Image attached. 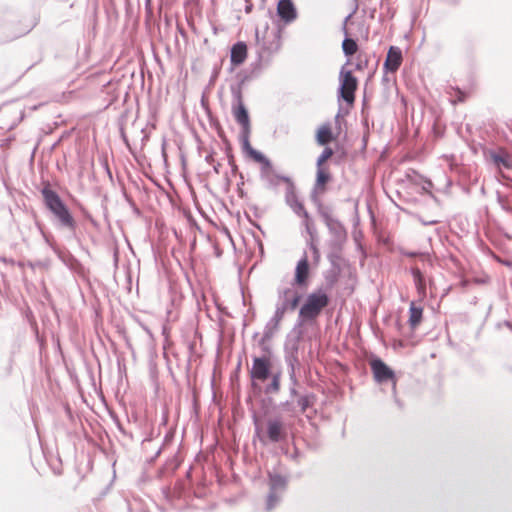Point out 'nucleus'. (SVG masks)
<instances>
[{
    "mask_svg": "<svg viewBox=\"0 0 512 512\" xmlns=\"http://www.w3.org/2000/svg\"><path fill=\"white\" fill-rule=\"evenodd\" d=\"M271 339H265L264 336L258 341L262 351V356H254L252 367L249 371L251 387L253 391L265 395H277L281 390L282 370H273L271 356L272 347L268 344Z\"/></svg>",
    "mask_w": 512,
    "mask_h": 512,
    "instance_id": "1",
    "label": "nucleus"
},
{
    "mask_svg": "<svg viewBox=\"0 0 512 512\" xmlns=\"http://www.w3.org/2000/svg\"><path fill=\"white\" fill-rule=\"evenodd\" d=\"M40 193L42 195L43 203L46 209L54 215L58 226L75 232L77 223L69 207L59 196V194L52 189L49 181L43 183V187L40 189Z\"/></svg>",
    "mask_w": 512,
    "mask_h": 512,
    "instance_id": "2",
    "label": "nucleus"
},
{
    "mask_svg": "<svg viewBox=\"0 0 512 512\" xmlns=\"http://www.w3.org/2000/svg\"><path fill=\"white\" fill-rule=\"evenodd\" d=\"M330 303L329 295L319 288L316 291L307 295L304 303L299 309L298 319L293 328L296 331L298 328L305 324L312 323L320 316L323 309Z\"/></svg>",
    "mask_w": 512,
    "mask_h": 512,
    "instance_id": "3",
    "label": "nucleus"
},
{
    "mask_svg": "<svg viewBox=\"0 0 512 512\" xmlns=\"http://www.w3.org/2000/svg\"><path fill=\"white\" fill-rule=\"evenodd\" d=\"M315 206L331 236L328 244L345 245L348 240V232L344 224L333 215V208L324 205L321 200H315Z\"/></svg>",
    "mask_w": 512,
    "mask_h": 512,
    "instance_id": "4",
    "label": "nucleus"
},
{
    "mask_svg": "<svg viewBox=\"0 0 512 512\" xmlns=\"http://www.w3.org/2000/svg\"><path fill=\"white\" fill-rule=\"evenodd\" d=\"M253 423L255 425V432L259 437V440L266 444L270 443H282L287 441L288 438V430L282 418L274 417L270 418L266 422V432L264 435H261V428L259 425V417L254 412L252 415Z\"/></svg>",
    "mask_w": 512,
    "mask_h": 512,
    "instance_id": "5",
    "label": "nucleus"
},
{
    "mask_svg": "<svg viewBox=\"0 0 512 512\" xmlns=\"http://www.w3.org/2000/svg\"><path fill=\"white\" fill-rule=\"evenodd\" d=\"M267 477L269 492L266 498L265 509L267 512H270L281 502L287 490L289 479L287 476L281 475L276 471H268Z\"/></svg>",
    "mask_w": 512,
    "mask_h": 512,
    "instance_id": "6",
    "label": "nucleus"
},
{
    "mask_svg": "<svg viewBox=\"0 0 512 512\" xmlns=\"http://www.w3.org/2000/svg\"><path fill=\"white\" fill-rule=\"evenodd\" d=\"M347 65L342 66L339 72V87L337 89L338 101H344L347 105H353L355 94L358 87V79L354 76L352 70L346 69Z\"/></svg>",
    "mask_w": 512,
    "mask_h": 512,
    "instance_id": "7",
    "label": "nucleus"
},
{
    "mask_svg": "<svg viewBox=\"0 0 512 512\" xmlns=\"http://www.w3.org/2000/svg\"><path fill=\"white\" fill-rule=\"evenodd\" d=\"M369 365L373 374L374 380L379 383H392V390L397 405L401 406L400 401L396 397V374L394 370L387 365L380 357L373 355L369 360Z\"/></svg>",
    "mask_w": 512,
    "mask_h": 512,
    "instance_id": "8",
    "label": "nucleus"
},
{
    "mask_svg": "<svg viewBox=\"0 0 512 512\" xmlns=\"http://www.w3.org/2000/svg\"><path fill=\"white\" fill-rule=\"evenodd\" d=\"M232 94V115L235 121L240 125L241 130H251V121L249 111L243 101V89L241 87H230Z\"/></svg>",
    "mask_w": 512,
    "mask_h": 512,
    "instance_id": "9",
    "label": "nucleus"
},
{
    "mask_svg": "<svg viewBox=\"0 0 512 512\" xmlns=\"http://www.w3.org/2000/svg\"><path fill=\"white\" fill-rule=\"evenodd\" d=\"M256 54L257 57L255 61L249 65V68L237 73L236 78L238 83L234 85L235 87H241V89H243V86L247 82L258 78L263 71L271 65L272 61L270 57H266L260 53Z\"/></svg>",
    "mask_w": 512,
    "mask_h": 512,
    "instance_id": "10",
    "label": "nucleus"
},
{
    "mask_svg": "<svg viewBox=\"0 0 512 512\" xmlns=\"http://www.w3.org/2000/svg\"><path fill=\"white\" fill-rule=\"evenodd\" d=\"M256 44L258 46L257 52L266 57L272 59L273 55L276 54L281 48V30H273L270 34L267 33L265 36L260 38L259 30L255 31Z\"/></svg>",
    "mask_w": 512,
    "mask_h": 512,
    "instance_id": "11",
    "label": "nucleus"
},
{
    "mask_svg": "<svg viewBox=\"0 0 512 512\" xmlns=\"http://www.w3.org/2000/svg\"><path fill=\"white\" fill-rule=\"evenodd\" d=\"M301 299L302 295L293 287L278 288V301L275 311L282 315H285L287 311H294Z\"/></svg>",
    "mask_w": 512,
    "mask_h": 512,
    "instance_id": "12",
    "label": "nucleus"
},
{
    "mask_svg": "<svg viewBox=\"0 0 512 512\" xmlns=\"http://www.w3.org/2000/svg\"><path fill=\"white\" fill-rule=\"evenodd\" d=\"M482 154L484 159L496 169H510L512 167L511 157L502 147L489 148L485 146L482 148Z\"/></svg>",
    "mask_w": 512,
    "mask_h": 512,
    "instance_id": "13",
    "label": "nucleus"
},
{
    "mask_svg": "<svg viewBox=\"0 0 512 512\" xmlns=\"http://www.w3.org/2000/svg\"><path fill=\"white\" fill-rule=\"evenodd\" d=\"M302 337L303 331L299 329L294 338H287L284 343V360L287 368L300 367L299 347Z\"/></svg>",
    "mask_w": 512,
    "mask_h": 512,
    "instance_id": "14",
    "label": "nucleus"
},
{
    "mask_svg": "<svg viewBox=\"0 0 512 512\" xmlns=\"http://www.w3.org/2000/svg\"><path fill=\"white\" fill-rule=\"evenodd\" d=\"M286 184L285 203L299 217L308 218V212L302 201L299 200L295 183L291 178L284 179Z\"/></svg>",
    "mask_w": 512,
    "mask_h": 512,
    "instance_id": "15",
    "label": "nucleus"
},
{
    "mask_svg": "<svg viewBox=\"0 0 512 512\" xmlns=\"http://www.w3.org/2000/svg\"><path fill=\"white\" fill-rule=\"evenodd\" d=\"M333 177L329 167H316L315 182L311 191V201L315 204V200H321L318 194H324L327 191V185L332 181Z\"/></svg>",
    "mask_w": 512,
    "mask_h": 512,
    "instance_id": "16",
    "label": "nucleus"
},
{
    "mask_svg": "<svg viewBox=\"0 0 512 512\" xmlns=\"http://www.w3.org/2000/svg\"><path fill=\"white\" fill-rule=\"evenodd\" d=\"M309 278L310 265L307 253L304 252L302 258L299 259L296 264L292 286H297L298 288H306L309 284Z\"/></svg>",
    "mask_w": 512,
    "mask_h": 512,
    "instance_id": "17",
    "label": "nucleus"
},
{
    "mask_svg": "<svg viewBox=\"0 0 512 512\" xmlns=\"http://www.w3.org/2000/svg\"><path fill=\"white\" fill-rule=\"evenodd\" d=\"M279 20L288 25L297 19L298 12L292 0H279L276 8Z\"/></svg>",
    "mask_w": 512,
    "mask_h": 512,
    "instance_id": "18",
    "label": "nucleus"
},
{
    "mask_svg": "<svg viewBox=\"0 0 512 512\" xmlns=\"http://www.w3.org/2000/svg\"><path fill=\"white\" fill-rule=\"evenodd\" d=\"M403 61L402 50L397 46H390L386 59L383 64V70L387 73H395L400 68Z\"/></svg>",
    "mask_w": 512,
    "mask_h": 512,
    "instance_id": "19",
    "label": "nucleus"
},
{
    "mask_svg": "<svg viewBox=\"0 0 512 512\" xmlns=\"http://www.w3.org/2000/svg\"><path fill=\"white\" fill-rule=\"evenodd\" d=\"M248 56V47L244 41H237L230 48L231 70L242 65Z\"/></svg>",
    "mask_w": 512,
    "mask_h": 512,
    "instance_id": "20",
    "label": "nucleus"
},
{
    "mask_svg": "<svg viewBox=\"0 0 512 512\" xmlns=\"http://www.w3.org/2000/svg\"><path fill=\"white\" fill-rule=\"evenodd\" d=\"M267 399L262 400V404L265 405L268 403L269 405H273V408L282 412V413H288V414H295L297 411V405L295 403V400L287 399L285 401H281L278 404L274 403L273 395H267Z\"/></svg>",
    "mask_w": 512,
    "mask_h": 512,
    "instance_id": "21",
    "label": "nucleus"
},
{
    "mask_svg": "<svg viewBox=\"0 0 512 512\" xmlns=\"http://www.w3.org/2000/svg\"><path fill=\"white\" fill-rule=\"evenodd\" d=\"M342 31L344 33V39L342 41V51H343V54L346 57H348L345 65H349L350 64L349 57L353 56L357 52L358 43H357L356 39L349 36L347 28L342 27Z\"/></svg>",
    "mask_w": 512,
    "mask_h": 512,
    "instance_id": "22",
    "label": "nucleus"
},
{
    "mask_svg": "<svg viewBox=\"0 0 512 512\" xmlns=\"http://www.w3.org/2000/svg\"><path fill=\"white\" fill-rule=\"evenodd\" d=\"M336 136L333 134L330 123L321 125L316 132V142L320 146H326L334 141Z\"/></svg>",
    "mask_w": 512,
    "mask_h": 512,
    "instance_id": "23",
    "label": "nucleus"
},
{
    "mask_svg": "<svg viewBox=\"0 0 512 512\" xmlns=\"http://www.w3.org/2000/svg\"><path fill=\"white\" fill-rule=\"evenodd\" d=\"M284 315L280 314V312L275 311L272 318L266 323L263 331V336L265 339H272L274 335L279 330L280 322L282 321Z\"/></svg>",
    "mask_w": 512,
    "mask_h": 512,
    "instance_id": "24",
    "label": "nucleus"
},
{
    "mask_svg": "<svg viewBox=\"0 0 512 512\" xmlns=\"http://www.w3.org/2000/svg\"><path fill=\"white\" fill-rule=\"evenodd\" d=\"M423 318V308L421 306H417L414 302H411L409 306V318L408 323L411 331H413L422 321Z\"/></svg>",
    "mask_w": 512,
    "mask_h": 512,
    "instance_id": "25",
    "label": "nucleus"
},
{
    "mask_svg": "<svg viewBox=\"0 0 512 512\" xmlns=\"http://www.w3.org/2000/svg\"><path fill=\"white\" fill-rule=\"evenodd\" d=\"M329 252L327 259L330 263V267L341 266L340 261L342 260V251L344 245L328 244Z\"/></svg>",
    "mask_w": 512,
    "mask_h": 512,
    "instance_id": "26",
    "label": "nucleus"
},
{
    "mask_svg": "<svg viewBox=\"0 0 512 512\" xmlns=\"http://www.w3.org/2000/svg\"><path fill=\"white\" fill-rule=\"evenodd\" d=\"M341 272H342L341 266L330 267L328 270H326L324 272V279H325L326 287L328 289L333 288L337 284L339 277L341 275Z\"/></svg>",
    "mask_w": 512,
    "mask_h": 512,
    "instance_id": "27",
    "label": "nucleus"
},
{
    "mask_svg": "<svg viewBox=\"0 0 512 512\" xmlns=\"http://www.w3.org/2000/svg\"><path fill=\"white\" fill-rule=\"evenodd\" d=\"M316 400V395L312 392H307L305 394L299 395V397L295 400L297 407L301 413H305L308 408L313 406Z\"/></svg>",
    "mask_w": 512,
    "mask_h": 512,
    "instance_id": "28",
    "label": "nucleus"
},
{
    "mask_svg": "<svg viewBox=\"0 0 512 512\" xmlns=\"http://www.w3.org/2000/svg\"><path fill=\"white\" fill-rule=\"evenodd\" d=\"M411 276L420 294L426 293V279L423 272L418 267H412L410 269Z\"/></svg>",
    "mask_w": 512,
    "mask_h": 512,
    "instance_id": "29",
    "label": "nucleus"
},
{
    "mask_svg": "<svg viewBox=\"0 0 512 512\" xmlns=\"http://www.w3.org/2000/svg\"><path fill=\"white\" fill-rule=\"evenodd\" d=\"M260 178L266 182V188L271 190H276L279 186V182H284V179L290 178L286 175L281 174H268V173H260Z\"/></svg>",
    "mask_w": 512,
    "mask_h": 512,
    "instance_id": "30",
    "label": "nucleus"
},
{
    "mask_svg": "<svg viewBox=\"0 0 512 512\" xmlns=\"http://www.w3.org/2000/svg\"><path fill=\"white\" fill-rule=\"evenodd\" d=\"M180 463H181V459H180L178 453H176L171 458L167 459V461L161 468L160 473L161 474L173 473L180 466Z\"/></svg>",
    "mask_w": 512,
    "mask_h": 512,
    "instance_id": "31",
    "label": "nucleus"
},
{
    "mask_svg": "<svg viewBox=\"0 0 512 512\" xmlns=\"http://www.w3.org/2000/svg\"><path fill=\"white\" fill-rule=\"evenodd\" d=\"M250 134L251 130H241L239 136L242 150L247 156L255 149L250 144Z\"/></svg>",
    "mask_w": 512,
    "mask_h": 512,
    "instance_id": "32",
    "label": "nucleus"
},
{
    "mask_svg": "<svg viewBox=\"0 0 512 512\" xmlns=\"http://www.w3.org/2000/svg\"><path fill=\"white\" fill-rule=\"evenodd\" d=\"M59 259L71 270L80 266V262L71 253H58Z\"/></svg>",
    "mask_w": 512,
    "mask_h": 512,
    "instance_id": "33",
    "label": "nucleus"
},
{
    "mask_svg": "<svg viewBox=\"0 0 512 512\" xmlns=\"http://www.w3.org/2000/svg\"><path fill=\"white\" fill-rule=\"evenodd\" d=\"M334 154L331 147L326 146L316 160V167H328L325 162L330 159Z\"/></svg>",
    "mask_w": 512,
    "mask_h": 512,
    "instance_id": "34",
    "label": "nucleus"
},
{
    "mask_svg": "<svg viewBox=\"0 0 512 512\" xmlns=\"http://www.w3.org/2000/svg\"><path fill=\"white\" fill-rule=\"evenodd\" d=\"M303 219H304L303 223H304L306 232L310 236V240L309 241H315L316 242V229H315V226L313 224V220H312L310 214H308V218H303Z\"/></svg>",
    "mask_w": 512,
    "mask_h": 512,
    "instance_id": "35",
    "label": "nucleus"
},
{
    "mask_svg": "<svg viewBox=\"0 0 512 512\" xmlns=\"http://www.w3.org/2000/svg\"><path fill=\"white\" fill-rule=\"evenodd\" d=\"M288 374H289V387H295L298 388L300 386V381L297 377V370L300 369V367H292L287 368Z\"/></svg>",
    "mask_w": 512,
    "mask_h": 512,
    "instance_id": "36",
    "label": "nucleus"
},
{
    "mask_svg": "<svg viewBox=\"0 0 512 512\" xmlns=\"http://www.w3.org/2000/svg\"><path fill=\"white\" fill-rule=\"evenodd\" d=\"M226 152H227L228 164H229V166L231 168L232 174L233 175H237V174L239 175L240 172H239L238 166H237V164L235 162L234 155L231 152L230 146L227 147Z\"/></svg>",
    "mask_w": 512,
    "mask_h": 512,
    "instance_id": "37",
    "label": "nucleus"
},
{
    "mask_svg": "<svg viewBox=\"0 0 512 512\" xmlns=\"http://www.w3.org/2000/svg\"><path fill=\"white\" fill-rule=\"evenodd\" d=\"M497 202L504 211L512 212V206L509 204V199L507 196L497 192Z\"/></svg>",
    "mask_w": 512,
    "mask_h": 512,
    "instance_id": "38",
    "label": "nucleus"
},
{
    "mask_svg": "<svg viewBox=\"0 0 512 512\" xmlns=\"http://www.w3.org/2000/svg\"><path fill=\"white\" fill-rule=\"evenodd\" d=\"M307 245L309 246L310 250L312 251L313 260L315 263H318L320 261V251L318 249V246L315 241H308Z\"/></svg>",
    "mask_w": 512,
    "mask_h": 512,
    "instance_id": "39",
    "label": "nucleus"
},
{
    "mask_svg": "<svg viewBox=\"0 0 512 512\" xmlns=\"http://www.w3.org/2000/svg\"><path fill=\"white\" fill-rule=\"evenodd\" d=\"M162 493H163L164 498L168 502H172L174 498L180 497V493H176L175 491H172L170 487L162 488Z\"/></svg>",
    "mask_w": 512,
    "mask_h": 512,
    "instance_id": "40",
    "label": "nucleus"
},
{
    "mask_svg": "<svg viewBox=\"0 0 512 512\" xmlns=\"http://www.w3.org/2000/svg\"><path fill=\"white\" fill-rule=\"evenodd\" d=\"M240 182L237 183V194L241 199H244L247 197V193L243 189L244 185V176L242 173H239Z\"/></svg>",
    "mask_w": 512,
    "mask_h": 512,
    "instance_id": "41",
    "label": "nucleus"
},
{
    "mask_svg": "<svg viewBox=\"0 0 512 512\" xmlns=\"http://www.w3.org/2000/svg\"><path fill=\"white\" fill-rule=\"evenodd\" d=\"M248 156L256 163L261 162L266 157L261 151L256 149H254Z\"/></svg>",
    "mask_w": 512,
    "mask_h": 512,
    "instance_id": "42",
    "label": "nucleus"
},
{
    "mask_svg": "<svg viewBox=\"0 0 512 512\" xmlns=\"http://www.w3.org/2000/svg\"><path fill=\"white\" fill-rule=\"evenodd\" d=\"M259 164L261 165L260 173H267L268 170L272 169V162L267 157L259 162Z\"/></svg>",
    "mask_w": 512,
    "mask_h": 512,
    "instance_id": "43",
    "label": "nucleus"
},
{
    "mask_svg": "<svg viewBox=\"0 0 512 512\" xmlns=\"http://www.w3.org/2000/svg\"><path fill=\"white\" fill-rule=\"evenodd\" d=\"M174 435H175V432L173 430L168 431L164 436L163 443H162L161 447L163 448L165 445H168L169 443H171L172 440L174 439Z\"/></svg>",
    "mask_w": 512,
    "mask_h": 512,
    "instance_id": "44",
    "label": "nucleus"
},
{
    "mask_svg": "<svg viewBox=\"0 0 512 512\" xmlns=\"http://www.w3.org/2000/svg\"><path fill=\"white\" fill-rule=\"evenodd\" d=\"M357 1H358V0H354V2H355V6H354L353 10H352V11H351V12H350L346 17H345L342 27L347 28V23H348V21H349V20L353 17V15L357 12V10H358V3H357Z\"/></svg>",
    "mask_w": 512,
    "mask_h": 512,
    "instance_id": "45",
    "label": "nucleus"
},
{
    "mask_svg": "<svg viewBox=\"0 0 512 512\" xmlns=\"http://www.w3.org/2000/svg\"><path fill=\"white\" fill-rule=\"evenodd\" d=\"M368 65V60L365 58V59H362L361 55L358 56V61L355 65V69L356 70H363L364 68H366Z\"/></svg>",
    "mask_w": 512,
    "mask_h": 512,
    "instance_id": "46",
    "label": "nucleus"
},
{
    "mask_svg": "<svg viewBox=\"0 0 512 512\" xmlns=\"http://www.w3.org/2000/svg\"><path fill=\"white\" fill-rule=\"evenodd\" d=\"M433 187V183L430 179H425L424 185L422 186V190L426 193H428L431 197L434 198V195L432 192H430V189Z\"/></svg>",
    "mask_w": 512,
    "mask_h": 512,
    "instance_id": "47",
    "label": "nucleus"
},
{
    "mask_svg": "<svg viewBox=\"0 0 512 512\" xmlns=\"http://www.w3.org/2000/svg\"><path fill=\"white\" fill-rule=\"evenodd\" d=\"M456 91V97H457V101L458 102H464L466 100V93L464 91H462L460 88H456L455 89Z\"/></svg>",
    "mask_w": 512,
    "mask_h": 512,
    "instance_id": "48",
    "label": "nucleus"
},
{
    "mask_svg": "<svg viewBox=\"0 0 512 512\" xmlns=\"http://www.w3.org/2000/svg\"><path fill=\"white\" fill-rule=\"evenodd\" d=\"M300 392L298 390V388H295V387H289V396H290V399L292 400H296L298 397H299Z\"/></svg>",
    "mask_w": 512,
    "mask_h": 512,
    "instance_id": "49",
    "label": "nucleus"
},
{
    "mask_svg": "<svg viewBox=\"0 0 512 512\" xmlns=\"http://www.w3.org/2000/svg\"><path fill=\"white\" fill-rule=\"evenodd\" d=\"M402 254L408 258H414V257H417V256H423L424 254L421 253V252H417V251H404L402 252Z\"/></svg>",
    "mask_w": 512,
    "mask_h": 512,
    "instance_id": "50",
    "label": "nucleus"
},
{
    "mask_svg": "<svg viewBox=\"0 0 512 512\" xmlns=\"http://www.w3.org/2000/svg\"><path fill=\"white\" fill-rule=\"evenodd\" d=\"M101 162H102V165H103V167H104L108 177L112 180V172H111V170L109 168V164H108L107 159L106 158L101 159Z\"/></svg>",
    "mask_w": 512,
    "mask_h": 512,
    "instance_id": "51",
    "label": "nucleus"
},
{
    "mask_svg": "<svg viewBox=\"0 0 512 512\" xmlns=\"http://www.w3.org/2000/svg\"><path fill=\"white\" fill-rule=\"evenodd\" d=\"M120 133H121V138L123 140V142L125 143L126 147L131 150V146H130V143H129V140H128V137L126 136L123 128H121L120 130Z\"/></svg>",
    "mask_w": 512,
    "mask_h": 512,
    "instance_id": "52",
    "label": "nucleus"
},
{
    "mask_svg": "<svg viewBox=\"0 0 512 512\" xmlns=\"http://www.w3.org/2000/svg\"><path fill=\"white\" fill-rule=\"evenodd\" d=\"M162 453V447H160L156 453L154 455H152V457L148 460V463L149 464H152L155 462V460L160 456V454Z\"/></svg>",
    "mask_w": 512,
    "mask_h": 512,
    "instance_id": "53",
    "label": "nucleus"
},
{
    "mask_svg": "<svg viewBox=\"0 0 512 512\" xmlns=\"http://www.w3.org/2000/svg\"><path fill=\"white\" fill-rule=\"evenodd\" d=\"M419 220L420 222L424 225V226H429V225H435L438 223L437 220H429L427 221L426 219H423L422 217H419Z\"/></svg>",
    "mask_w": 512,
    "mask_h": 512,
    "instance_id": "54",
    "label": "nucleus"
},
{
    "mask_svg": "<svg viewBox=\"0 0 512 512\" xmlns=\"http://www.w3.org/2000/svg\"><path fill=\"white\" fill-rule=\"evenodd\" d=\"M246 2V5H245V13H250L252 10H253V4L251 2V0H245Z\"/></svg>",
    "mask_w": 512,
    "mask_h": 512,
    "instance_id": "55",
    "label": "nucleus"
},
{
    "mask_svg": "<svg viewBox=\"0 0 512 512\" xmlns=\"http://www.w3.org/2000/svg\"><path fill=\"white\" fill-rule=\"evenodd\" d=\"M0 261H1V262H3V263H5V264L12 265V266L15 264L14 259H12V258H7V257H4V256L0 257Z\"/></svg>",
    "mask_w": 512,
    "mask_h": 512,
    "instance_id": "56",
    "label": "nucleus"
},
{
    "mask_svg": "<svg viewBox=\"0 0 512 512\" xmlns=\"http://www.w3.org/2000/svg\"><path fill=\"white\" fill-rule=\"evenodd\" d=\"M214 151L212 150L208 155H206L205 157V161L208 163V164H213L214 163Z\"/></svg>",
    "mask_w": 512,
    "mask_h": 512,
    "instance_id": "57",
    "label": "nucleus"
},
{
    "mask_svg": "<svg viewBox=\"0 0 512 512\" xmlns=\"http://www.w3.org/2000/svg\"><path fill=\"white\" fill-rule=\"evenodd\" d=\"M145 8H146V11L149 15L152 14L153 10H152V5H151V0H145Z\"/></svg>",
    "mask_w": 512,
    "mask_h": 512,
    "instance_id": "58",
    "label": "nucleus"
},
{
    "mask_svg": "<svg viewBox=\"0 0 512 512\" xmlns=\"http://www.w3.org/2000/svg\"><path fill=\"white\" fill-rule=\"evenodd\" d=\"M218 75H219V69L215 68L210 77V83H213L217 79Z\"/></svg>",
    "mask_w": 512,
    "mask_h": 512,
    "instance_id": "59",
    "label": "nucleus"
},
{
    "mask_svg": "<svg viewBox=\"0 0 512 512\" xmlns=\"http://www.w3.org/2000/svg\"><path fill=\"white\" fill-rule=\"evenodd\" d=\"M117 427H118L119 431H120L123 435H125V436H129L131 439L133 438V437H132V434H128V433L126 432V430L122 427V425H121L120 423H118V424H117Z\"/></svg>",
    "mask_w": 512,
    "mask_h": 512,
    "instance_id": "60",
    "label": "nucleus"
},
{
    "mask_svg": "<svg viewBox=\"0 0 512 512\" xmlns=\"http://www.w3.org/2000/svg\"><path fill=\"white\" fill-rule=\"evenodd\" d=\"M154 437H155V436H154V432H153V431H151V432H150V433H149V434L144 438L143 442H150V441H152V440L154 439Z\"/></svg>",
    "mask_w": 512,
    "mask_h": 512,
    "instance_id": "61",
    "label": "nucleus"
},
{
    "mask_svg": "<svg viewBox=\"0 0 512 512\" xmlns=\"http://www.w3.org/2000/svg\"><path fill=\"white\" fill-rule=\"evenodd\" d=\"M168 423V412H164L163 416H162V421H161V425L165 426L167 425Z\"/></svg>",
    "mask_w": 512,
    "mask_h": 512,
    "instance_id": "62",
    "label": "nucleus"
},
{
    "mask_svg": "<svg viewBox=\"0 0 512 512\" xmlns=\"http://www.w3.org/2000/svg\"><path fill=\"white\" fill-rule=\"evenodd\" d=\"M340 118H341V108H339L338 113L335 116V124L340 127Z\"/></svg>",
    "mask_w": 512,
    "mask_h": 512,
    "instance_id": "63",
    "label": "nucleus"
},
{
    "mask_svg": "<svg viewBox=\"0 0 512 512\" xmlns=\"http://www.w3.org/2000/svg\"><path fill=\"white\" fill-rule=\"evenodd\" d=\"M299 455H300V451L298 450V448H296V447H295L294 452H293V454L291 455V458H292L293 460H297V458L299 457Z\"/></svg>",
    "mask_w": 512,
    "mask_h": 512,
    "instance_id": "64",
    "label": "nucleus"
}]
</instances>
